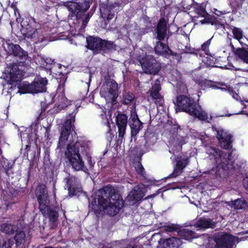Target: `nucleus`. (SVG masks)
Masks as SVG:
<instances>
[{
    "mask_svg": "<svg viewBox=\"0 0 248 248\" xmlns=\"http://www.w3.org/2000/svg\"><path fill=\"white\" fill-rule=\"evenodd\" d=\"M213 37L202 46V48L199 51L198 55L202 62L207 66H214L222 68H226V66L222 64V62L225 60V58L219 57L215 58L211 53L209 52L208 48L211 44Z\"/></svg>",
    "mask_w": 248,
    "mask_h": 248,
    "instance_id": "nucleus-6",
    "label": "nucleus"
},
{
    "mask_svg": "<svg viewBox=\"0 0 248 248\" xmlns=\"http://www.w3.org/2000/svg\"><path fill=\"white\" fill-rule=\"evenodd\" d=\"M243 183L244 187L248 190V177L244 178Z\"/></svg>",
    "mask_w": 248,
    "mask_h": 248,
    "instance_id": "nucleus-50",
    "label": "nucleus"
},
{
    "mask_svg": "<svg viewBox=\"0 0 248 248\" xmlns=\"http://www.w3.org/2000/svg\"><path fill=\"white\" fill-rule=\"evenodd\" d=\"M29 147V145H26V148H28Z\"/></svg>",
    "mask_w": 248,
    "mask_h": 248,
    "instance_id": "nucleus-58",
    "label": "nucleus"
},
{
    "mask_svg": "<svg viewBox=\"0 0 248 248\" xmlns=\"http://www.w3.org/2000/svg\"><path fill=\"white\" fill-rule=\"evenodd\" d=\"M22 128H21L20 129V136L21 140H26V139H30V136L29 132H30L31 128H27L25 129L24 131L23 129H22Z\"/></svg>",
    "mask_w": 248,
    "mask_h": 248,
    "instance_id": "nucleus-41",
    "label": "nucleus"
},
{
    "mask_svg": "<svg viewBox=\"0 0 248 248\" xmlns=\"http://www.w3.org/2000/svg\"><path fill=\"white\" fill-rule=\"evenodd\" d=\"M155 50V53L159 55H168L170 52L169 47L160 41L156 43Z\"/></svg>",
    "mask_w": 248,
    "mask_h": 248,
    "instance_id": "nucleus-29",
    "label": "nucleus"
},
{
    "mask_svg": "<svg viewBox=\"0 0 248 248\" xmlns=\"http://www.w3.org/2000/svg\"><path fill=\"white\" fill-rule=\"evenodd\" d=\"M75 121V115L70 116L64 123L62 129L61 135L59 139V145L60 148L63 147L67 141L71 130H73L72 123Z\"/></svg>",
    "mask_w": 248,
    "mask_h": 248,
    "instance_id": "nucleus-14",
    "label": "nucleus"
},
{
    "mask_svg": "<svg viewBox=\"0 0 248 248\" xmlns=\"http://www.w3.org/2000/svg\"><path fill=\"white\" fill-rule=\"evenodd\" d=\"M53 62V60L50 58L45 59L44 67H43V68H45L46 69H50V67L49 65L51 64Z\"/></svg>",
    "mask_w": 248,
    "mask_h": 248,
    "instance_id": "nucleus-47",
    "label": "nucleus"
},
{
    "mask_svg": "<svg viewBox=\"0 0 248 248\" xmlns=\"http://www.w3.org/2000/svg\"><path fill=\"white\" fill-rule=\"evenodd\" d=\"M141 67L146 74H156L159 71V64L156 62L153 56L147 55L145 58H139Z\"/></svg>",
    "mask_w": 248,
    "mask_h": 248,
    "instance_id": "nucleus-10",
    "label": "nucleus"
},
{
    "mask_svg": "<svg viewBox=\"0 0 248 248\" xmlns=\"http://www.w3.org/2000/svg\"><path fill=\"white\" fill-rule=\"evenodd\" d=\"M195 13L197 16H194L195 20H197L202 24H211V25H214L216 24V19L209 16L203 7H198L195 9Z\"/></svg>",
    "mask_w": 248,
    "mask_h": 248,
    "instance_id": "nucleus-17",
    "label": "nucleus"
},
{
    "mask_svg": "<svg viewBox=\"0 0 248 248\" xmlns=\"http://www.w3.org/2000/svg\"><path fill=\"white\" fill-rule=\"evenodd\" d=\"M13 245V241L10 239H7L4 241L0 246V248H11Z\"/></svg>",
    "mask_w": 248,
    "mask_h": 248,
    "instance_id": "nucleus-44",
    "label": "nucleus"
},
{
    "mask_svg": "<svg viewBox=\"0 0 248 248\" xmlns=\"http://www.w3.org/2000/svg\"><path fill=\"white\" fill-rule=\"evenodd\" d=\"M111 114L109 111H105L103 113L101 114V117L102 119V122L105 124L108 125L109 121L111 120Z\"/></svg>",
    "mask_w": 248,
    "mask_h": 248,
    "instance_id": "nucleus-37",
    "label": "nucleus"
},
{
    "mask_svg": "<svg viewBox=\"0 0 248 248\" xmlns=\"http://www.w3.org/2000/svg\"><path fill=\"white\" fill-rule=\"evenodd\" d=\"M33 62H34L38 66L40 67H44L45 58L41 55L37 54L36 55L34 54L33 58ZM33 62H32V63Z\"/></svg>",
    "mask_w": 248,
    "mask_h": 248,
    "instance_id": "nucleus-36",
    "label": "nucleus"
},
{
    "mask_svg": "<svg viewBox=\"0 0 248 248\" xmlns=\"http://www.w3.org/2000/svg\"><path fill=\"white\" fill-rule=\"evenodd\" d=\"M44 40V36L41 34L40 31H38V30L36 29L35 31L32 33V42H33L35 47H41V46H37V45L42 42Z\"/></svg>",
    "mask_w": 248,
    "mask_h": 248,
    "instance_id": "nucleus-31",
    "label": "nucleus"
},
{
    "mask_svg": "<svg viewBox=\"0 0 248 248\" xmlns=\"http://www.w3.org/2000/svg\"><path fill=\"white\" fill-rule=\"evenodd\" d=\"M217 133V138L220 147L224 149H229L231 147L232 136L228 131L221 127H213Z\"/></svg>",
    "mask_w": 248,
    "mask_h": 248,
    "instance_id": "nucleus-11",
    "label": "nucleus"
},
{
    "mask_svg": "<svg viewBox=\"0 0 248 248\" xmlns=\"http://www.w3.org/2000/svg\"><path fill=\"white\" fill-rule=\"evenodd\" d=\"M239 105L241 106L242 110L241 111H239L238 112L235 113V114H246L245 113H244V108H246V106L244 104L243 102L242 101L239 103Z\"/></svg>",
    "mask_w": 248,
    "mask_h": 248,
    "instance_id": "nucleus-48",
    "label": "nucleus"
},
{
    "mask_svg": "<svg viewBox=\"0 0 248 248\" xmlns=\"http://www.w3.org/2000/svg\"><path fill=\"white\" fill-rule=\"evenodd\" d=\"M130 119L131 120V122L135 121L136 120H139L135 107L131 111V116Z\"/></svg>",
    "mask_w": 248,
    "mask_h": 248,
    "instance_id": "nucleus-46",
    "label": "nucleus"
},
{
    "mask_svg": "<svg viewBox=\"0 0 248 248\" xmlns=\"http://www.w3.org/2000/svg\"><path fill=\"white\" fill-rule=\"evenodd\" d=\"M98 203L104 209V212L110 216H115L124 206L122 198L115 193L111 186H107L98 192Z\"/></svg>",
    "mask_w": 248,
    "mask_h": 248,
    "instance_id": "nucleus-1",
    "label": "nucleus"
},
{
    "mask_svg": "<svg viewBox=\"0 0 248 248\" xmlns=\"http://www.w3.org/2000/svg\"><path fill=\"white\" fill-rule=\"evenodd\" d=\"M127 248H136L135 245L133 243Z\"/></svg>",
    "mask_w": 248,
    "mask_h": 248,
    "instance_id": "nucleus-54",
    "label": "nucleus"
},
{
    "mask_svg": "<svg viewBox=\"0 0 248 248\" xmlns=\"http://www.w3.org/2000/svg\"><path fill=\"white\" fill-rule=\"evenodd\" d=\"M145 139L146 144L147 146H151L155 143L157 140V137L155 133L147 131L145 134Z\"/></svg>",
    "mask_w": 248,
    "mask_h": 248,
    "instance_id": "nucleus-33",
    "label": "nucleus"
},
{
    "mask_svg": "<svg viewBox=\"0 0 248 248\" xmlns=\"http://www.w3.org/2000/svg\"><path fill=\"white\" fill-rule=\"evenodd\" d=\"M88 161L90 167H93V163L90 156H88Z\"/></svg>",
    "mask_w": 248,
    "mask_h": 248,
    "instance_id": "nucleus-51",
    "label": "nucleus"
},
{
    "mask_svg": "<svg viewBox=\"0 0 248 248\" xmlns=\"http://www.w3.org/2000/svg\"><path fill=\"white\" fill-rule=\"evenodd\" d=\"M114 16V15L113 14H109L107 17V19L108 20L112 19Z\"/></svg>",
    "mask_w": 248,
    "mask_h": 248,
    "instance_id": "nucleus-52",
    "label": "nucleus"
},
{
    "mask_svg": "<svg viewBox=\"0 0 248 248\" xmlns=\"http://www.w3.org/2000/svg\"><path fill=\"white\" fill-rule=\"evenodd\" d=\"M80 107V103H77L76 105V110L78 108Z\"/></svg>",
    "mask_w": 248,
    "mask_h": 248,
    "instance_id": "nucleus-55",
    "label": "nucleus"
},
{
    "mask_svg": "<svg viewBox=\"0 0 248 248\" xmlns=\"http://www.w3.org/2000/svg\"><path fill=\"white\" fill-rule=\"evenodd\" d=\"M160 90V82L159 79H157L155 81L154 84L153 85L151 89L149 90V93L150 96L153 100H155L161 104L162 96L159 93Z\"/></svg>",
    "mask_w": 248,
    "mask_h": 248,
    "instance_id": "nucleus-22",
    "label": "nucleus"
},
{
    "mask_svg": "<svg viewBox=\"0 0 248 248\" xmlns=\"http://www.w3.org/2000/svg\"><path fill=\"white\" fill-rule=\"evenodd\" d=\"M194 227L197 230L214 228L215 227V223L208 218H201L194 225Z\"/></svg>",
    "mask_w": 248,
    "mask_h": 248,
    "instance_id": "nucleus-23",
    "label": "nucleus"
},
{
    "mask_svg": "<svg viewBox=\"0 0 248 248\" xmlns=\"http://www.w3.org/2000/svg\"><path fill=\"white\" fill-rule=\"evenodd\" d=\"M81 38L83 40H86L87 47L92 50L94 53L102 49H110L113 46L112 43L102 40L98 37L90 36L85 39L84 37L81 36Z\"/></svg>",
    "mask_w": 248,
    "mask_h": 248,
    "instance_id": "nucleus-9",
    "label": "nucleus"
},
{
    "mask_svg": "<svg viewBox=\"0 0 248 248\" xmlns=\"http://www.w3.org/2000/svg\"><path fill=\"white\" fill-rule=\"evenodd\" d=\"M142 123L139 120H136L131 122L130 127L131 133L133 136L136 135L142 129Z\"/></svg>",
    "mask_w": 248,
    "mask_h": 248,
    "instance_id": "nucleus-32",
    "label": "nucleus"
},
{
    "mask_svg": "<svg viewBox=\"0 0 248 248\" xmlns=\"http://www.w3.org/2000/svg\"><path fill=\"white\" fill-rule=\"evenodd\" d=\"M145 190L146 188L144 185H138L134 187L133 190L127 196L126 201L129 202V204H134L143 197Z\"/></svg>",
    "mask_w": 248,
    "mask_h": 248,
    "instance_id": "nucleus-15",
    "label": "nucleus"
},
{
    "mask_svg": "<svg viewBox=\"0 0 248 248\" xmlns=\"http://www.w3.org/2000/svg\"><path fill=\"white\" fill-rule=\"evenodd\" d=\"M25 237V234L23 232H19L16 234L15 239L17 246L21 244L24 241Z\"/></svg>",
    "mask_w": 248,
    "mask_h": 248,
    "instance_id": "nucleus-38",
    "label": "nucleus"
},
{
    "mask_svg": "<svg viewBox=\"0 0 248 248\" xmlns=\"http://www.w3.org/2000/svg\"><path fill=\"white\" fill-rule=\"evenodd\" d=\"M23 76L22 71L19 69L18 65L16 63L13 64L10 72L11 81L14 82L20 81L22 79Z\"/></svg>",
    "mask_w": 248,
    "mask_h": 248,
    "instance_id": "nucleus-24",
    "label": "nucleus"
},
{
    "mask_svg": "<svg viewBox=\"0 0 248 248\" xmlns=\"http://www.w3.org/2000/svg\"><path fill=\"white\" fill-rule=\"evenodd\" d=\"M100 94L107 102H113L118 96V84L113 79L105 78V81L100 89Z\"/></svg>",
    "mask_w": 248,
    "mask_h": 248,
    "instance_id": "nucleus-7",
    "label": "nucleus"
},
{
    "mask_svg": "<svg viewBox=\"0 0 248 248\" xmlns=\"http://www.w3.org/2000/svg\"><path fill=\"white\" fill-rule=\"evenodd\" d=\"M211 160H214L217 168L223 170L230 168L232 165V153H227L215 147H209L206 151Z\"/></svg>",
    "mask_w": 248,
    "mask_h": 248,
    "instance_id": "nucleus-5",
    "label": "nucleus"
},
{
    "mask_svg": "<svg viewBox=\"0 0 248 248\" xmlns=\"http://www.w3.org/2000/svg\"><path fill=\"white\" fill-rule=\"evenodd\" d=\"M16 194V191H14V193L13 194H12L13 195H14Z\"/></svg>",
    "mask_w": 248,
    "mask_h": 248,
    "instance_id": "nucleus-57",
    "label": "nucleus"
},
{
    "mask_svg": "<svg viewBox=\"0 0 248 248\" xmlns=\"http://www.w3.org/2000/svg\"><path fill=\"white\" fill-rule=\"evenodd\" d=\"M175 103L180 109L202 121L209 122L211 119V116H209L200 106L194 103L193 100L187 96H178Z\"/></svg>",
    "mask_w": 248,
    "mask_h": 248,
    "instance_id": "nucleus-3",
    "label": "nucleus"
},
{
    "mask_svg": "<svg viewBox=\"0 0 248 248\" xmlns=\"http://www.w3.org/2000/svg\"><path fill=\"white\" fill-rule=\"evenodd\" d=\"M187 163V159L179 160L177 162L176 168H175L173 172L170 175L169 177H175L181 174Z\"/></svg>",
    "mask_w": 248,
    "mask_h": 248,
    "instance_id": "nucleus-26",
    "label": "nucleus"
},
{
    "mask_svg": "<svg viewBox=\"0 0 248 248\" xmlns=\"http://www.w3.org/2000/svg\"><path fill=\"white\" fill-rule=\"evenodd\" d=\"M232 51L234 52L236 57L240 59L246 64V66L243 68L244 71H248V47L238 48L235 51V48L232 43H230Z\"/></svg>",
    "mask_w": 248,
    "mask_h": 248,
    "instance_id": "nucleus-21",
    "label": "nucleus"
},
{
    "mask_svg": "<svg viewBox=\"0 0 248 248\" xmlns=\"http://www.w3.org/2000/svg\"><path fill=\"white\" fill-rule=\"evenodd\" d=\"M36 195L39 203V209L44 216H47L50 221L55 222L58 217V213L54 210H51L48 206L49 201L46 189L44 185L37 186L36 191Z\"/></svg>",
    "mask_w": 248,
    "mask_h": 248,
    "instance_id": "nucleus-4",
    "label": "nucleus"
},
{
    "mask_svg": "<svg viewBox=\"0 0 248 248\" xmlns=\"http://www.w3.org/2000/svg\"><path fill=\"white\" fill-rule=\"evenodd\" d=\"M135 96L132 93H125L124 96V102L125 104H128L133 101Z\"/></svg>",
    "mask_w": 248,
    "mask_h": 248,
    "instance_id": "nucleus-42",
    "label": "nucleus"
},
{
    "mask_svg": "<svg viewBox=\"0 0 248 248\" xmlns=\"http://www.w3.org/2000/svg\"><path fill=\"white\" fill-rule=\"evenodd\" d=\"M177 129V130H178V126H174V127L173 128V132H175V129Z\"/></svg>",
    "mask_w": 248,
    "mask_h": 248,
    "instance_id": "nucleus-56",
    "label": "nucleus"
},
{
    "mask_svg": "<svg viewBox=\"0 0 248 248\" xmlns=\"http://www.w3.org/2000/svg\"><path fill=\"white\" fill-rule=\"evenodd\" d=\"M16 230V226H12L10 224L4 223L1 225L0 230L1 232L7 234L14 233Z\"/></svg>",
    "mask_w": 248,
    "mask_h": 248,
    "instance_id": "nucleus-34",
    "label": "nucleus"
},
{
    "mask_svg": "<svg viewBox=\"0 0 248 248\" xmlns=\"http://www.w3.org/2000/svg\"><path fill=\"white\" fill-rule=\"evenodd\" d=\"M64 5L72 13L75 15L77 18L81 17L82 14L90 7L89 3L84 1L81 4L73 2L66 1L64 3Z\"/></svg>",
    "mask_w": 248,
    "mask_h": 248,
    "instance_id": "nucleus-13",
    "label": "nucleus"
},
{
    "mask_svg": "<svg viewBox=\"0 0 248 248\" xmlns=\"http://www.w3.org/2000/svg\"><path fill=\"white\" fill-rule=\"evenodd\" d=\"M231 114H229V115H227V116H231Z\"/></svg>",
    "mask_w": 248,
    "mask_h": 248,
    "instance_id": "nucleus-59",
    "label": "nucleus"
},
{
    "mask_svg": "<svg viewBox=\"0 0 248 248\" xmlns=\"http://www.w3.org/2000/svg\"><path fill=\"white\" fill-rule=\"evenodd\" d=\"M67 98H65L62 94L61 97L59 99L58 107L61 108H63L64 107L67 106L66 102H67Z\"/></svg>",
    "mask_w": 248,
    "mask_h": 248,
    "instance_id": "nucleus-43",
    "label": "nucleus"
},
{
    "mask_svg": "<svg viewBox=\"0 0 248 248\" xmlns=\"http://www.w3.org/2000/svg\"><path fill=\"white\" fill-rule=\"evenodd\" d=\"M164 228L166 231L170 232H178L180 231L179 226L177 224H167L165 225Z\"/></svg>",
    "mask_w": 248,
    "mask_h": 248,
    "instance_id": "nucleus-39",
    "label": "nucleus"
},
{
    "mask_svg": "<svg viewBox=\"0 0 248 248\" xmlns=\"http://www.w3.org/2000/svg\"><path fill=\"white\" fill-rule=\"evenodd\" d=\"M127 116L123 113H118L116 116V123L118 127L119 137L123 138L125 134L127 123Z\"/></svg>",
    "mask_w": 248,
    "mask_h": 248,
    "instance_id": "nucleus-20",
    "label": "nucleus"
},
{
    "mask_svg": "<svg viewBox=\"0 0 248 248\" xmlns=\"http://www.w3.org/2000/svg\"><path fill=\"white\" fill-rule=\"evenodd\" d=\"M6 50L9 53L13 54L19 58V63L24 64L28 58L27 52L23 51L18 45H14L12 43H7Z\"/></svg>",
    "mask_w": 248,
    "mask_h": 248,
    "instance_id": "nucleus-16",
    "label": "nucleus"
},
{
    "mask_svg": "<svg viewBox=\"0 0 248 248\" xmlns=\"http://www.w3.org/2000/svg\"><path fill=\"white\" fill-rule=\"evenodd\" d=\"M90 17V16L89 14L86 15L85 18L83 20V22H82V26L84 28L85 27Z\"/></svg>",
    "mask_w": 248,
    "mask_h": 248,
    "instance_id": "nucleus-49",
    "label": "nucleus"
},
{
    "mask_svg": "<svg viewBox=\"0 0 248 248\" xmlns=\"http://www.w3.org/2000/svg\"><path fill=\"white\" fill-rule=\"evenodd\" d=\"M134 167L136 171L140 175L144 177L145 171L141 164L140 162H135Z\"/></svg>",
    "mask_w": 248,
    "mask_h": 248,
    "instance_id": "nucleus-40",
    "label": "nucleus"
},
{
    "mask_svg": "<svg viewBox=\"0 0 248 248\" xmlns=\"http://www.w3.org/2000/svg\"><path fill=\"white\" fill-rule=\"evenodd\" d=\"M232 32L234 38L237 40L240 44L243 45L246 43L247 39L243 35V31L240 28L233 27L232 29Z\"/></svg>",
    "mask_w": 248,
    "mask_h": 248,
    "instance_id": "nucleus-28",
    "label": "nucleus"
},
{
    "mask_svg": "<svg viewBox=\"0 0 248 248\" xmlns=\"http://www.w3.org/2000/svg\"><path fill=\"white\" fill-rule=\"evenodd\" d=\"M89 141L86 142L82 140L70 141L68 144L64 155L68 160L72 168L76 170H85L84 162L81 157V155L87 154L89 150Z\"/></svg>",
    "mask_w": 248,
    "mask_h": 248,
    "instance_id": "nucleus-2",
    "label": "nucleus"
},
{
    "mask_svg": "<svg viewBox=\"0 0 248 248\" xmlns=\"http://www.w3.org/2000/svg\"><path fill=\"white\" fill-rule=\"evenodd\" d=\"M163 244L169 248H178L181 245L182 241L179 238L172 237L165 240Z\"/></svg>",
    "mask_w": 248,
    "mask_h": 248,
    "instance_id": "nucleus-27",
    "label": "nucleus"
},
{
    "mask_svg": "<svg viewBox=\"0 0 248 248\" xmlns=\"http://www.w3.org/2000/svg\"><path fill=\"white\" fill-rule=\"evenodd\" d=\"M47 84V80L46 78L37 76L32 82V94L45 92Z\"/></svg>",
    "mask_w": 248,
    "mask_h": 248,
    "instance_id": "nucleus-19",
    "label": "nucleus"
},
{
    "mask_svg": "<svg viewBox=\"0 0 248 248\" xmlns=\"http://www.w3.org/2000/svg\"><path fill=\"white\" fill-rule=\"evenodd\" d=\"M178 234L180 236L187 240H190L196 237V234L193 231L187 229L180 230L178 232Z\"/></svg>",
    "mask_w": 248,
    "mask_h": 248,
    "instance_id": "nucleus-30",
    "label": "nucleus"
},
{
    "mask_svg": "<svg viewBox=\"0 0 248 248\" xmlns=\"http://www.w3.org/2000/svg\"><path fill=\"white\" fill-rule=\"evenodd\" d=\"M167 23L164 19H162L158 23L157 27V38L159 41L163 40L167 34Z\"/></svg>",
    "mask_w": 248,
    "mask_h": 248,
    "instance_id": "nucleus-25",
    "label": "nucleus"
},
{
    "mask_svg": "<svg viewBox=\"0 0 248 248\" xmlns=\"http://www.w3.org/2000/svg\"><path fill=\"white\" fill-rule=\"evenodd\" d=\"M0 166H1L5 170H7L10 168V164L6 159H2L0 160Z\"/></svg>",
    "mask_w": 248,
    "mask_h": 248,
    "instance_id": "nucleus-45",
    "label": "nucleus"
},
{
    "mask_svg": "<svg viewBox=\"0 0 248 248\" xmlns=\"http://www.w3.org/2000/svg\"><path fill=\"white\" fill-rule=\"evenodd\" d=\"M27 88L28 89H27V91L23 92L24 93H30V90L31 89L30 85H28L27 86Z\"/></svg>",
    "mask_w": 248,
    "mask_h": 248,
    "instance_id": "nucleus-53",
    "label": "nucleus"
},
{
    "mask_svg": "<svg viewBox=\"0 0 248 248\" xmlns=\"http://www.w3.org/2000/svg\"><path fill=\"white\" fill-rule=\"evenodd\" d=\"M203 89L206 88H212L213 89H220L222 91H228L229 93L235 100H238L239 96L238 94L234 93L232 89L223 82H213L211 81L204 79L200 81L199 83Z\"/></svg>",
    "mask_w": 248,
    "mask_h": 248,
    "instance_id": "nucleus-12",
    "label": "nucleus"
},
{
    "mask_svg": "<svg viewBox=\"0 0 248 248\" xmlns=\"http://www.w3.org/2000/svg\"><path fill=\"white\" fill-rule=\"evenodd\" d=\"M233 207L236 209H242L246 208L247 204L244 200L239 199L232 202Z\"/></svg>",
    "mask_w": 248,
    "mask_h": 248,
    "instance_id": "nucleus-35",
    "label": "nucleus"
},
{
    "mask_svg": "<svg viewBox=\"0 0 248 248\" xmlns=\"http://www.w3.org/2000/svg\"><path fill=\"white\" fill-rule=\"evenodd\" d=\"M65 188L68 190L70 196L77 195L82 191L80 186L78 185L77 179L75 176H69L64 179Z\"/></svg>",
    "mask_w": 248,
    "mask_h": 248,
    "instance_id": "nucleus-18",
    "label": "nucleus"
},
{
    "mask_svg": "<svg viewBox=\"0 0 248 248\" xmlns=\"http://www.w3.org/2000/svg\"><path fill=\"white\" fill-rule=\"evenodd\" d=\"M216 242L215 248H232L233 245L237 242V238L224 232L216 233L214 235Z\"/></svg>",
    "mask_w": 248,
    "mask_h": 248,
    "instance_id": "nucleus-8",
    "label": "nucleus"
}]
</instances>
